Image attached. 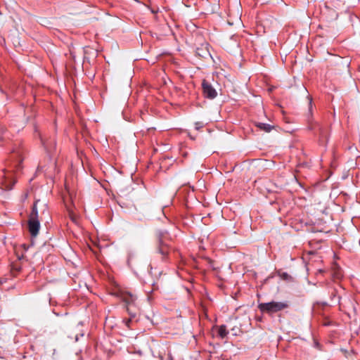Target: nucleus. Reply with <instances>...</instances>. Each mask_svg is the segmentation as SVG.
I'll use <instances>...</instances> for the list:
<instances>
[{
  "label": "nucleus",
  "instance_id": "f257e3e1",
  "mask_svg": "<svg viewBox=\"0 0 360 360\" xmlns=\"http://www.w3.org/2000/svg\"><path fill=\"white\" fill-rule=\"evenodd\" d=\"M39 210L41 212V218L42 216H44L45 217L49 216L47 204L41 202L39 200H35L27 221L28 231L32 238H34L38 235L40 229Z\"/></svg>",
  "mask_w": 360,
  "mask_h": 360
},
{
  "label": "nucleus",
  "instance_id": "f03ea898",
  "mask_svg": "<svg viewBox=\"0 0 360 360\" xmlns=\"http://www.w3.org/2000/svg\"><path fill=\"white\" fill-rule=\"evenodd\" d=\"M289 303L288 302H269L261 303L258 305V308L262 312L272 314L281 311L288 308Z\"/></svg>",
  "mask_w": 360,
  "mask_h": 360
},
{
  "label": "nucleus",
  "instance_id": "7ed1b4c3",
  "mask_svg": "<svg viewBox=\"0 0 360 360\" xmlns=\"http://www.w3.org/2000/svg\"><path fill=\"white\" fill-rule=\"evenodd\" d=\"M202 88L205 97L210 99H213L217 96V93L216 90L212 87L211 84H210L205 79H204L202 82Z\"/></svg>",
  "mask_w": 360,
  "mask_h": 360
},
{
  "label": "nucleus",
  "instance_id": "20e7f679",
  "mask_svg": "<svg viewBox=\"0 0 360 360\" xmlns=\"http://www.w3.org/2000/svg\"><path fill=\"white\" fill-rule=\"evenodd\" d=\"M341 2L340 1H330L326 4L325 9L330 14L332 19L338 18L337 10L340 8Z\"/></svg>",
  "mask_w": 360,
  "mask_h": 360
},
{
  "label": "nucleus",
  "instance_id": "39448f33",
  "mask_svg": "<svg viewBox=\"0 0 360 360\" xmlns=\"http://www.w3.org/2000/svg\"><path fill=\"white\" fill-rule=\"evenodd\" d=\"M157 250L158 252L162 255V259L168 255L170 251L169 245L164 241L162 235H160L158 238Z\"/></svg>",
  "mask_w": 360,
  "mask_h": 360
},
{
  "label": "nucleus",
  "instance_id": "423d86ee",
  "mask_svg": "<svg viewBox=\"0 0 360 360\" xmlns=\"http://www.w3.org/2000/svg\"><path fill=\"white\" fill-rule=\"evenodd\" d=\"M121 300L126 303L127 311L130 312V308L134 305L136 297L128 292H122L120 293Z\"/></svg>",
  "mask_w": 360,
  "mask_h": 360
},
{
  "label": "nucleus",
  "instance_id": "0eeeda50",
  "mask_svg": "<svg viewBox=\"0 0 360 360\" xmlns=\"http://www.w3.org/2000/svg\"><path fill=\"white\" fill-rule=\"evenodd\" d=\"M65 207H66V210L68 212V216H69L70 219L74 223H77V215L74 212L72 207L70 205H68L67 203H65Z\"/></svg>",
  "mask_w": 360,
  "mask_h": 360
},
{
  "label": "nucleus",
  "instance_id": "6e6552de",
  "mask_svg": "<svg viewBox=\"0 0 360 360\" xmlns=\"http://www.w3.org/2000/svg\"><path fill=\"white\" fill-rule=\"evenodd\" d=\"M255 126L258 127L260 130L264 131L265 132H270L273 128L271 125L262 122H256Z\"/></svg>",
  "mask_w": 360,
  "mask_h": 360
},
{
  "label": "nucleus",
  "instance_id": "1a4fd4ad",
  "mask_svg": "<svg viewBox=\"0 0 360 360\" xmlns=\"http://www.w3.org/2000/svg\"><path fill=\"white\" fill-rule=\"evenodd\" d=\"M217 333H218V335L221 339L225 338L227 336L228 333H229L228 330H226V326L225 325L220 326L218 328Z\"/></svg>",
  "mask_w": 360,
  "mask_h": 360
},
{
  "label": "nucleus",
  "instance_id": "9d476101",
  "mask_svg": "<svg viewBox=\"0 0 360 360\" xmlns=\"http://www.w3.org/2000/svg\"><path fill=\"white\" fill-rule=\"evenodd\" d=\"M307 98L309 99V115L311 117L312 98L310 96H308Z\"/></svg>",
  "mask_w": 360,
  "mask_h": 360
},
{
  "label": "nucleus",
  "instance_id": "9b49d317",
  "mask_svg": "<svg viewBox=\"0 0 360 360\" xmlns=\"http://www.w3.org/2000/svg\"><path fill=\"white\" fill-rule=\"evenodd\" d=\"M280 276L284 280H288L290 278V276L286 272L281 274Z\"/></svg>",
  "mask_w": 360,
  "mask_h": 360
},
{
  "label": "nucleus",
  "instance_id": "f8f14e48",
  "mask_svg": "<svg viewBox=\"0 0 360 360\" xmlns=\"http://www.w3.org/2000/svg\"><path fill=\"white\" fill-rule=\"evenodd\" d=\"M203 127V124L200 122H197L195 123V128L197 129V130H199L200 129H201L202 127Z\"/></svg>",
  "mask_w": 360,
  "mask_h": 360
},
{
  "label": "nucleus",
  "instance_id": "ddd939ff",
  "mask_svg": "<svg viewBox=\"0 0 360 360\" xmlns=\"http://www.w3.org/2000/svg\"><path fill=\"white\" fill-rule=\"evenodd\" d=\"M311 122H312L311 117L309 118L308 122H309V129H314V127L311 125Z\"/></svg>",
  "mask_w": 360,
  "mask_h": 360
},
{
  "label": "nucleus",
  "instance_id": "4468645a",
  "mask_svg": "<svg viewBox=\"0 0 360 360\" xmlns=\"http://www.w3.org/2000/svg\"><path fill=\"white\" fill-rule=\"evenodd\" d=\"M43 144H44V147L46 148V149L49 152H51V150L49 148V146H47V144H46V143H43Z\"/></svg>",
  "mask_w": 360,
  "mask_h": 360
},
{
  "label": "nucleus",
  "instance_id": "2eb2a0df",
  "mask_svg": "<svg viewBox=\"0 0 360 360\" xmlns=\"http://www.w3.org/2000/svg\"><path fill=\"white\" fill-rule=\"evenodd\" d=\"M78 339H79V338H78V335H75V341L77 342V341L78 340Z\"/></svg>",
  "mask_w": 360,
  "mask_h": 360
},
{
  "label": "nucleus",
  "instance_id": "dca6fc26",
  "mask_svg": "<svg viewBox=\"0 0 360 360\" xmlns=\"http://www.w3.org/2000/svg\"><path fill=\"white\" fill-rule=\"evenodd\" d=\"M15 269L17 271H19L20 270V267H16Z\"/></svg>",
  "mask_w": 360,
  "mask_h": 360
},
{
  "label": "nucleus",
  "instance_id": "f3484780",
  "mask_svg": "<svg viewBox=\"0 0 360 360\" xmlns=\"http://www.w3.org/2000/svg\"><path fill=\"white\" fill-rule=\"evenodd\" d=\"M131 320H128L127 324L128 325Z\"/></svg>",
  "mask_w": 360,
  "mask_h": 360
}]
</instances>
